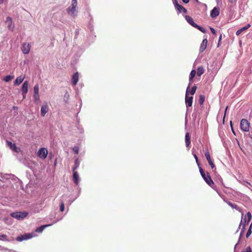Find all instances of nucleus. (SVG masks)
Listing matches in <instances>:
<instances>
[{"instance_id":"obj_1","label":"nucleus","mask_w":252,"mask_h":252,"mask_svg":"<svg viewBox=\"0 0 252 252\" xmlns=\"http://www.w3.org/2000/svg\"><path fill=\"white\" fill-rule=\"evenodd\" d=\"M28 215L27 212H16L11 213L10 215L13 218H16L18 220H22L25 218Z\"/></svg>"},{"instance_id":"obj_2","label":"nucleus","mask_w":252,"mask_h":252,"mask_svg":"<svg viewBox=\"0 0 252 252\" xmlns=\"http://www.w3.org/2000/svg\"><path fill=\"white\" fill-rule=\"evenodd\" d=\"M250 123L247 120L243 119L240 123L241 129L244 131L248 132L250 130Z\"/></svg>"},{"instance_id":"obj_3","label":"nucleus","mask_w":252,"mask_h":252,"mask_svg":"<svg viewBox=\"0 0 252 252\" xmlns=\"http://www.w3.org/2000/svg\"><path fill=\"white\" fill-rule=\"evenodd\" d=\"M189 89V85L188 87L187 90H186V92L185 102H186L187 107H191L192 104L193 97L188 96Z\"/></svg>"},{"instance_id":"obj_4","label":"nucleus","mask_w":252,"mask_h":252,"mask_svg":"<svg viewBox=\"0 0 252 252\" xmlns=\"http://www.w3.org/2000/svg\"><path fill=\"white\" fill-rule=\"evenodd\" d=\"M48 151L45 148H40L37 152V156L40 158L45 159L47 158Z\"/></svg>"},{"instance_id":"obj_5","label":"nucleus","mask_w":252,"mask_h":252,"mask_svg":"<svg viewBox=\"0 0 252 252\" xmlns=\"http://www.w3.org/2000/svg\"><path fill=\"white\" fill-rule=\"evenodd\" d=\"M202 178L209 186L212 187L214 183L213 180H212L211 177L208 172H207L206 174H205V175H204V176H202Z\"/></svg>"},{"instance_id":"obj_6","label":"nucleus","mask_w":252,"mask_h":252,"mask_svg":"<svg viewBox=\"0 0 252 252\" xmlns=\"http://www.w3.org/2000/svg\"><path fill=\"white\" fill-rule=\"evenodd\" d=\"M7 146L13 151L18 153L20 151V149L17 147L15 144L12 143L8 140L6 141Z\"/></svg>"},{"instance_id":"obj_7","label":"nucleus","mask_w":252,"mask_h":252,"mask_svg":"<svg viewBox=\"0 0 252 252\" xmlns=\"http://www.w3.org/2000/svg\"><path fill=\"white\" fill-rule=\"evenodd\" d=\"M205 157H206L209 165L211 166V168L212 169L215 168V165L214 164L212 160L211 159V156H210V153H209L208 150L206 151L205 153Z\"/></svg>"},{"instance_id":"obj_8","label":"nucleus","mask_w":252,"mask_h":252,"mask_svg":"<svg viewBox=\"0 0 252 252\" xmlns=\"http://www.w3.org/2000/svg\"><path fill=\"white\" fill-rule=\"evenodd\" d=\"M31 45L29 43H23L22 46V51L24 54H27L29 53Z\"/></svg>"},{"instance_id":"obj_9","label":"nucleus","mask_w":252,"mask_h":252,"mask_svg":"<svg viewBox=\"0 0 252 252\" xmlns=\"http://www.w3.org/2000/svg\"><path fill=\"white\" fill-rule=\"evenodd\" d=\"M220 14V8L217 7H215L211 11L210 13V16L212 18H214L218 16Z\"/></svg>"},{"instance_id":"obj_10","label":"nucleus","mask_w":252,"mask_h":252,"mask_svg":"<svg viewBox=\"0 0 252 252\" xmlns=\"http://www.w3.org/2000/svg\"><path fill=\"white\" fill-rule=\"evenodd\" d=\"M79 79V73L78 72L75 73L72 76L71 81L72 83L74 86L77 85Z\"/></svg>"},{"instance_id":"obj_11","label":"nucleus","mask_w":252,"mask_h":252,"mask_svg":"<svg viewBox=\"0 0 252 252\" xmlns=\"http://www.w3.org/2000/svg\"><path fill=\"white\" fill-rule=\"evenodd\" d=\"M208 43V40L207 39L203 40L199 48L200 52H203L206 48Z\"/></svg>"},{"instance_id":"obj_12","label":"nucleus","mask_w":252,"mask_h":252,"mask_svg":"<svg viewBox=\"0 0 252 252\" xmlns=\"http://www.w3.org/2000/svg\"><path fill=\"white\" fill-rule=\"evenodd\" d=\"M32 237V236L30 234H27L17 237L16 240L18 241H22L25 239L31 238Z\"/></svg>"},{"instance_id":"obj_13","label":"nucleus","mask_w":252,"mask_h":252,"mask_svg":"<svg viewBox=\"0 0 252 252\" xmlns=\"http://www.w3.org/2000/svg\"><path fill=\"white\" fill-rule=\"evenodd\" d=\"M48 111V105L45 104L43 105L41 108V115L42 117H44Z\"/></svg>"},{"instance_id":"obj_14","label":"nucleus","mask_w":252,"mask_h":252,"mask_svg":"<svg viewBox=\"0 0 252 252\" xmlns=\"http://www.w3.org/2000/svg\"><path fill=\"white\" fill-rule=\"evenodd\" d=\"M28 87H29V83L27 81H26L23 83L22 87V93H24V94H27L28 91Z\"/></svg>"},{"instance_id":"obj_15","label":"nucleus","mask_w":252,"mask_h":252,"mask_svg":"<svg viewBox=\"0 0 252 252\" xmlns=\"http://www.w3.org/2000/svg\"><path fill=\"white\" fill-rule=\"evenodd\" d=\"M73 180L74 182V183L78 185L79 184V174L77 171L75 170L74 171H73Z\"/></svg>"},{"instance_id":"obj_16","label":"nucleus","mask_w":252,"mask_h":252,"mask_svg":"<svg viewBox=\"0 0 252 252\" xmlns=\"http://www.w3.org/2000/svg\"><path fill=\"white\" fill-rule=\"evenodd\" d=\"M67 11L68 14L74 16L76 11V8L70 6L67 8Z\"/></svg>"},{"instance_id":"obj_17","label":"nucleus","mask_w":252,"mask_h":252,"mask_svg":"<svg viewBox=\"0 0 252 252\" xmlns=\"http://www.w3.org/2000/svg\"><path fill=\"white\" fill-rule=\"evenodd\" d=\"M25 78V76L23 75H21L19 77H18L14 82V84L16 85H20L24 80Z\"/></svg>"},{"instance_id":"obj_18","label":"nucleus","mask_w":252,"mask_h":252,"mask_svg":"<svg viewBox=\"0 0 252 252\" xmlns=\"http://www.w3.org/2000/svg\"><path fill=\"white\" fill-rule=\"evenodd\" d=\"M251 26L250 24H247L245 27H244L242 28L241 29H240V30H238L236 32V34L237 35H239L242 32L248 29L249 28L251 27Z\"/></svg>"},{"instance_id":"obj_19","label":"nucleus","mask_w":252,"mask_h":252,"mask_svg":"<svg viewBox=\"0 0 252 252\" xmlns=\"http://www.w3.org/2000/svg\"><path fill=\"white\" fill-rule=\"evenodd\" d=\"M175 8L178 11L179 13L183 12L185 14L187 13V9L180 4L177 5V7Z\"/></svg>"},{"instance_id":"obj_20","label":"nucleus","mask_w":252,"mask_h":252,"mask_svg":"<svg viewBox=\"0 0 252 252\" xmlns=\"http://www.w3.org/2000/svg\"><path fill=\"white\" fill-rule=\"evenodd\" d=\"M185 18L186 19V20L188 21V22L190 25H191L192 27H194L195 26V25L196 24H195L194 22H193V19L189 16H186L185 17Z\"/></svg>"},{"instance_id":"obj_21","label":"nucleus","mask_w":252,"mask_h":252,"mask_svg":"<svg viewBox=\"0 0 252 252\" xmlns=\"http://www.w3.org/2000/svg\"><path fill=\"white\" fill-rule=\"evenodd\" d=\"M185 142L186 146L188 147L190 144V137L189 133H187L185 135Z\"/></svg>"},{"instance_id":"obj_22","label":"nucleus","mask_w":252,"mask_h":252,"mask_svg":"<svg viewBox=\"0 0 252 252\" xmlns=\"http://www.w3.org/2000/svg\"><path fill=\"white\" fill-rule=\"evenodd\" d=\"M51 224H46V225H41L40 227H37L35 229V231L36 232H38V233L42 232L45 228L48 227L49 226H51Z\"/></svg>"},{"instance_id":"obj_23","label":"nucleus","mask_w":252,"mask_h":252,"mask_svg":"<svg viewBox=\"0 0 252 252\" xmlns=\"http://www.w3.org/2000/svg\"><path fill=\"white\" fill-rule=\"evenodd\" d=\"M204 72V69L202 66H199L197 69V75L199 76L202 75Z\"/></svg>"},{"instance_id":"obj_24","label":"nucleus","mask_w":252,"mask_h":252,"mask_svg":"<svg viewBox=\"0 0 252 252\" xmlns=\"http://www.w3.org/2000/svg\"><path fill=\"white\" fill-rule=\"evenodd\" d=\"M228 205L231 206L232 208H234L236 210L241 211V208L238 206V205L236 204L232 203V202H229L228 203Z\"/></svg>"},{"instance_id":"obj_25","label":"nucleus","mask_w":252,"mask_h":252,"mask_svg":"<svg viewBox=\"0 0 252 252\" xmlns=\"http://www.w3.org/2000/svg\"><path fill=\"white\" fill-rule=\"evenodd\" d=\"M197 87L196 85H194L191 90H190L189 89V94H190L191 95H193L196 91Z\"/></svg>"},{"instance_id":"obj_26","label":"nucleus","mask_w":252,"mask_h":252,"mask_svg":"<svg viewBox=\"0 0 252 252\" xmlns=\"http://www.w3.org/2000/svg\"><path fill=\"white\" fill-rule=\"evenodd\" d=\"M80 162L78 158H76L74 161V165L72 168L73 171H74L79 166Z\"/></svg>"},{"instance_id":"obj_27","label":"nucleus","mask_w":252,"mask_h":252,"mask_svg":"<svg viewBox=\"0 0 252 252\" xmlns=\"http://www.w3.org/2000/svg\"><path fill=\"white\" fill-rule=\"evenodd\" d=\"M196 74V71L195 70H191V72L190 73L189 78V79L190 81L192 80V79L195 76Z\"/></svg>"},{"instance_id":"obj_28","label":"nucleus","mask_w":252,"mask_h":252,"mask_svg":"<svg viewBox=\"0 0 252 252\" xmlns=\"http://www.w3.org/2000/svg\"><path fill=\"white\" fill-rule=\"evenodd\" d=\"M13 78H14L13 76L7 75L4 77L3 80L5 82H8L11 81Z\"/></svg>"},{"instance_id":"obj_29","label":"nucleus","mask_w":252,"mask_h":252,"mask_svg":"<svg viewBox=\"0 0 252 252\" xmlns=\"http://www.w3.org/2000/svg\"><path fill=\"white\" fill-rule=\"evenodd\" d=\"M199 103L202 105L204 102L205 101V96L203 95H200L199 98Z\"/></svg>"},{"instance_id":"obj_30","label":"nucleus","mask_w":252,"mask_h":252,"mask_svg":"<svg viewBox=\"0 0 252 252\" xmlns=\"http://www.w3.org/2000/svg\"><path fill=\"white\" fill-rule=\"evenodd\" d=\"M194 28L197 29L198 30H199L200 31H201L203 33H205L206 32V30L204 28L197 25V24L195 25V26L194 27Z\"/></svg>"},{"instance_id":"obj_31","label":"nucleus","mask_w":252,"mask_h":252,"mask_svg":"<svg viewBox=\"0 0 252 252\" xmlns=\"http://www.w3.org/2000/svg\"><path fill=\"white\" fill-rule=\"evenodd\" d=\"M34 90V94H39V85L38 84H36L33 88Z\"/></svg>"},{"instance_id":"obj_32","label":"nucleus","mask_w":252,"mask_h":252,"mask_svg":"<svg viewBox=\"0 0 252 252\" xmlns=\"http://www.w3.org/2000/svg\"><path fill=\"white\" fill-rule=\"evenodd\" d=\"M33 97H34V102L36 103H38V102L39 101V100H40L39 94H34Z\"/></svg>"},{"instance_id":"obj_33","label":"nucleus","mask_w":252,"mask_h":252,"mask_svg":"<svg viewBox=\"0 0 252 252\" xmlns=\"http://www.w3.org/2000/svg\"><path fill=\"white\" fill-rule=\"evenodd\" d=\"M0 240L8 241V237L6 235L1 234L0 235Z\"/></svg>"},{"instance_id":"obj_34","label":"nucleus","mask_w":252,"mask_h":252,"mask_svg":"<svg viewBox=\"0 0 252 252\" xmlns=\"http://www.w3.org/2000/svg\"><path fill=\"white\" fill-rule=\"evenodd\" d=\"M60 209L61 212H63L64 210V205L63 200L61 201L60 204Z\"/></svg>"},{"instance_id":"obj_35","label":"nucleus","mask_w":252,"mask_h":252,"mask_svg":"<svg viewBox=\"0 0 252 252\" xmlns=\"http://www.w3.org/2000/svg\"><path fill=\"white\" fill-rule=\"evenodd\" d=\"M77 6V0H72L71 6L76 8Z\"/></svg>"},{"instance_id":"obj_36","label":"nucleus","mask_w":252,"mask_h":252,"mask_svg":"<svg viewBox=\"0 0 252 252\" xmlns=\"http://www.w3.org/2000/svg\"><path fill=\"white\" fill-rule=\"evenodd\" d=\"M247 218H248V222H247V223H248V222L251 220L252 219V214L250 212H248L247 213V215H246Z\"/></svg>"},{"instance_id":"obj_37","label":"nucleus","mask_w":252,"mask_h":252,"mask_svg":"<svg viewBox=\"0 0 252 252\" xmlns=\"http://www.w3.org/2000/svg\"><path fill=\"white\" fill-rule=\"evenodd\" d=\"M251 228H252V224L250 225L249 229H248V230L247 232V234H246L247 238L249 237L252 233Z\"/></svg>"},{"instance_id":"obj_38","label":"nucleus","mask_w":252,"mask_h":252,"mask_svg":"<svg viewBox=\"0 0 252 252\" xmlns=\"http://www.w3.org/2000/svg\"><path fill=\"white\" fill-rule=\"evenodd\" d=\"M199 171H200V173L202 176H204V175H205V173L204 172V170H203V169L201 167H199Z\"/></svg>"},{"instance_id":"obj_39","label":"nucleus","mask_w":252,"mask_h":252,"mask_svg":"<svg viewBox=\"0 0 252 252\" xmlns=\"http://www.w3.org/2000/svg\"><path fill=\"white\" fill-rule=\"evenodd\" d=\"M193 157H194V158L195 159V161H196V163L199 166V162L198 159V158H197V156L195 154H194L193 155Z\"/></svg>"},{"instance_id":"obj_40","label":"nucleus","mask_w":252,"mask_h":252,"mask_svg":"<svg viewBox=\"0 0 252 252\" xmlns=\"http://www.w3.org/2000/svg\"><path fill=\"white\" fill-rule=\"evenodd\" d=\"M173 0V3L174 4L175 7L176 8L177 7V5H179V4L178 3L177 0Z\"/></svg>"},{"instance_id":"obj_41","label":"nucleus","mask_w":252,"mask_h":252,"mask_svg":"<svg viewBox=\"0 0 252 252\" xmlns=\"http://www.w3.org/2000/svg\"><path fill=\"white\" fill-rule=\"evenodd\" d=\"M244 252H252L251 249L250 247H247L246 249Z\"/></svg>"},{"instance_id":"obj_42","label":"nucleus","mask_w":252,"mask_h":252,"mask_svg":"<svg viewBox=\"0 0 252 252\" xmlns=\"http://www.w3.org/2000/svg\"><path fill=\"white\" fill-rule=\"evenodd\" d=\"M73 151L76 153V154H78V147H75L74 148H73Z\"/></svg>"},{"instance_id":"obj_43","label":"nucleus","mask_w":252,"mask_h":252,"mask_svg":"<svg viewBox=\"0 0 252 252\" xmlns=\"http://www.w3.org/2000/svg\"><path fill=\"white\" fill-rule=\"evenodd\" d=\"M210 30L211 31V32H212V33H213L214 34H216V31L214 29L211 28Z\"/></svg>"},{"instance_id":"obj_44","label":"nucleus","mask_w":252,"mask_h":252,"mask_svg":"<svg viewBox=\"0 0 252 252\" xmlns=\"http://www.w3.org/2000/svg\"><path fill=\"white\" fill-rule=\"evenodd\" d=\"M228 1L231 3H234L236 2L237 0H228Z\"/></svg>"},{"instance_id":"obj_45","label":"nucleus","mask_w":252,"mask_h":252,"mask_svg":"<svg viewBox=\"0 0 252 252\" xmlns=\"http://www.w3.org/2000/svg\"><path fill=\"white\" fill-rule=\"evenodd\" d=\"M228 108V106H227L226 107L225 109V112H224V115L223 120L224 119V118H225V117L226 113V111H227V110Z\"/></svg>"},{"instance_id":"obj_46","label":"nucleus","mask_w":252,"mask_h":252,"mask_svg":"<svg viewBox=\"0 0 252 252\" xmlns=\"http://www.w3.org/2000/svg\"><path fill=\"white\" fill-rule=\"evenodd\" d=\"M9 21L10 22H11L12 19L10 17H7V21Z\"/></svg>"},{"instance_id":"obj_47","label":"nucleus","mask_w":252,"mask_h":252,"mask_svg":"<svg viewBox=\"0 0 252 252\" xmlns=\"http://www.w3.org/2000/svg\"><path fill=\"white\" fill-rule=\"evenodd\" d=\"M182 1L185 3H187L189 2V0H182Z\"/></svg>"},{"instance_id":"obj_48","label":"nucleus","mask_w":252,"mask_h":252,"mask_svg":"<svg viewBox=\"0 0 252 252\" xmlns=\"http://www.w3.org/2000/svg\"><path fill=\"white\" fill-rule=\"evenodd\" d=\"M23 93V99H25L26 97V94H24V93Z\"/></svg>"},{"instance_id":"obj_49","label":"nucleus","mask_w":252,"mask_h":252,"mask_svg":"<svg viewBox=\"0 0 252 252\" xmlns=\"http://www.w3.org/2000/svg\"><path fill=\"white\" fill-rule=\"evenodd\" d=\"M5 0H0V4L3 3Z\"/></svg>"},{"instance_id":"obj_50","label":"nucleus","mask_w":252,"mask_h":252,"mask_svg":"<svg viewBox=\"0 0 252 252\" xmlns=\"http://www.w3.org/2000/svg\"><path fill=\"white\" fill-rule=\"evenodd\" d=\"M243 220L244 221H245V222H246V216H245V218L243 219Z\"/></svg>"},{"instance_id":"obj_51","label":"nucleus","mask_w":252,"mask_h":252,"mask_svg":"<svg viewBox=\"0 0 252 252\" xmlns=\"http://www.w3.org/2000/svg\"><path fill=\"white\" fill-rule=\"evenodd\" d=\"M231 128H232V131L233 133L235 135V132H234V130H233V128H232V125H231Z\"/></svg>"},{"instance_id":"obj_52","label":"nucleus","mask_w":252,"mask_h":252,"mask_svg":"<svg viewBox=\"0 0 252 252\" xmlns=\"http://www.w3.org/2000/svg\"><path fill=\"white\" fill-rule=\"evenodd\" d=\"M66 197V195H63L62 196V198H64V197Z\"/></svg>"},{"instance_id":"obj_53","label":"nucleus","mask_w":252,"mask_h":252,"mask_svg":"<svg viewBox=\"0 0 252 252\" xmlns=\"http://www.w3.org/2000/svg\"><path fill=\"white\" fill-rule=\"evenodd\" d=\"M250 137L251 138V139H252V133L250 134Z\"/></svg>"},{"instance_id":"obj_54","label":"nucleus","mask_w":252,"mask_h":252,"mask_svg":"<svg viewBox=\"0 0 252 252\" xmlns=\"http://www.w3.org/2000/svg\"><path fill=\"white\" fill-rule=\"evenodd\" d=\"M221 38V35H220V39Z\"/></svg>"},{"instance_id":"obj_55","label":"nucleus","mask_w":252,"mask_h":252,"mask_svg":"<svg viewBox=\"0 0 252 252\" xmlns=\"http://www.w3.org/2000/svg\"><path fill=\"white\" fill-rule=\"evenodd\" d=\"M196 0L197 2H198V0Z\"/></svg>"}]
</instances>
